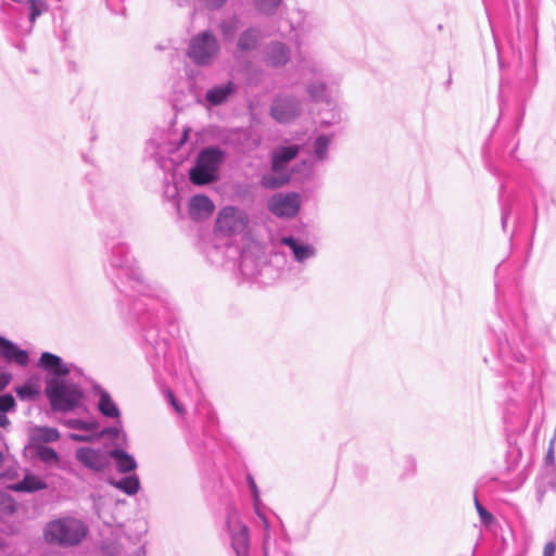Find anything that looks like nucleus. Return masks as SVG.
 I'll list each match as a JSON object with an SVG mask.
<instances>
[{
  "label": "nucleus",
  "mask_w": 556,
  "mask_h": 556,
  "mask_svg": "<svg viewBox=\"0 0 556 556\" xmlns=\"http://www.w3.org/2000/svg\"><path fill=\"white\" fill-rule=\"evenodd\" d=\"M214 203L204 194H195L189 201V215L199 220L208 217L214 211Z\"/></svg>",
  "instance_id": "nucleus-22"
},
{
  "label": "nucleus",
  "mask_w": 556,
  "mask_h": 556,
  "mask_svg": "<svg viewBox=\"0 0 556 556\" xmlns=\"http://www.w3.org/2000/svg\"><path fill=\"white\" fill-rule=\"evenodd\" d=\"M500 318L503 325L494 329L497 336L496 357L511 390L504 418L514 425V418L519 417L523 430L541 394L534 380V368L528 359L527 316L518 306H508L500 313Z\"/></svg>",
  "instance_id": "nucleus-2"
},
{
  "label": "nucleus",
  "mask_w": 556,
  "mask_h": 556,
  "mask_svg": "<svg viewBox=\"0 0 556 556\" xmlns=\"http://www.w3.org/2000/svg\"><path fill=\"white\" fill-rule=\"evenodd\" d=\"M299 153V146L279 147L271 154L273 174H265L262 177V185L265 188L275 189L286 185L290 176L286 173V166Z\"/></svg>",
  "instance_id": "nucleus-8"
},
{
  "label": "nucleus",
  "mask_w": 556,
  "mask_h": 556,
  "mask_svg": "<svg viewBox=\"0 0 556 556\" xmlns=\"http://www.w3.org/2000/svg\"><path fill=\"white\" fill-rule=\"evenodd\" d=\"M224 532L236 556H250L249 528L232 507L227 508Z\"/></svg>",
  "instance_id": "nucleus-9"
},
{
  "label": "nucleus",
  "mask_w": 556,
  "mask_h": 556,
  "mask_svg": "<svg viewBox=\"0 0 556 556\" xmlns=\"http://www.w3.org/2000/svg\"><path fill=\"white\" fill-rule=\"evenodd\" d=\"M45 393L54 412L74 410L84 399L81 387L67 378L48 377Z\"/></svg>",
  "instance_id": "nucleus-3"
},
{
  "label": "nucleus",
  "mask_w": 556,
  "mask_h": 556,
  "mask_svg": "<svg viewBox=\"0 0 556 556\" xmlns=\"http://www.w3.org/2000/svg\"><path fill=\"white\" fill-rule=\"evenodd\" d=\"M38 366L51 375V377H58L60 379H66L74 367L73 364L64 363L60 356L50 352L41 353Z\"/></svg>",
  "instance_id": "nucleus-17"
},
{
  "label": "nucleus",
  "mask_w": 556,
  "mask_h": 556,
  "mask_svg": "<svg viewBox=\"0 0 556 556\" xmlns=\"http://www.w3.org/2000/svg\"><path fill=\"white\" fill-rule=\"evenodd\" d=\"M536 228V220L534 222V225H533V231L535 230Z\"/></svg>",
  "instance_id": "nucleus-51"
},
{
  "label": "nucleus",
  "mask_w": 556,
  "mask_h": 556,
  "mask_svg": "<svg viewBox=\"0 0 556 556\" xmlns=\"http://www.w3.org/2000/svg\"><path fill=\"white\" fill-rule=\"evenodd\" d=\"M76 460L89 470L94 472L104 471L109 465V452L89 446H81L75 451Z\"/></svg>",
  "instance_id": "nucleus-14"
},
{
  "label": "nucleus",
  "mask_w": 556,
  "mask_h": 556,
  "mask_svg": "<svg viewBox=\"0 0 556 556\" xmlns=\"http://www.w3.org/2000/svg\"><path fill=\"white\" fill-rule=\"evenodd\" d=\"M332 135H319L315 138L313 142L314 156L317 161L327 160L328 149L332 141Z\"/></svg>",
  "instance_id": "nucleus-31"
},
{
  "label": "nucleus",
  "mask_w": 556,
  "mask_h": 556,
  "mask_svg": "<svg viewBox=\"0 0 556 556\" xmlns=\"http://www.w3.org/2000/svg\"><path fill=\"white\" fill-rule=\"evenodd\" d=\"M60 439L58 429L51 427H37L30 434L33 446L43 443L55 442Z\"/></svg>",
  "instance_id": "nucleus-27"
},
{
  "label": "nucleus",
  "mask_w": 556,
  "mask_h": 556,
  "mask_svg": "<svg viewBox=\"0 0 556 556\" xmlns=\"http://www.w3.org/2000/svg\"><path fill=\"white\" fill-rule=\"evenodd\" d=\"M236 52L245 55L258 49L262 40L261 30L255 26H249L237 35Z\"/></svg>",
  "instance_id": "nucleus-18"
},
{
  "label": "nucleus",
  "mask_w": 556,
  "mask_h": 556,
  "mask_svg": "<svg viewBox=\"0 0 556 556\" xmlns=\"http://www.w3.org/2000/svg\"><path fill=\"white\" fill-rule=\"evenodd\" d=\"M475 506L483 523L489 525L493 521V515L483 507V505L479 502L477 496L475 497Z\"/></svg>",
  "instance_id": "nucleus-40"
},
{
  "label": "nucleus",
  "mask_w": 556,
  "mask_h": 556,
  "mask_svg": "<svg viewBox=\"0 0 556 556\" xmlns=\"http://www.w3.org/2000/svg\"><path fill=\"white\" fill-rule=\"evenodd\" d=\"M222 47L212 30H203L189 40L187 55L198 66H210L220 54Z\"/></svg>",
  "instance_id": "nucleus-7"
},
{
  "label": "nucleus",
  "mask_w": 556,
  "mask_h": 556,
  "mask_svg": "<svg viewBox=\"0 0 556 556\" xmlns=\"http://www.w3.org/2000/svg\"><path fill=\"white\" fill-rule=\"evenodd\" d=\"M203 7L208 10H218L220 9L227 0H199Z\"/></svg>",
  "instance_id": "nucleus-42"
},
{
  "label": "nucleus",
  "mask_w": 556,
  "mask_h": 556,
  "mask_svg": "<svg viewBox=\"0 0 556 556\" xmlns=\"http://www.w3.org/2000/svg\"><path fill=\"white\" fill-rule=\"evenodd\" d=\"M64 426L70 429H77L84 431H96L99 429V422L94 418L87 420L79 418H68L63 421Z\"/></svg>",
  "instance_id": "nucleus-34"
},
{
  "label": "nucleus",
  "mask_w": 556,
  "mask_h": 556,
  "mask_svg": "<svg viewBox=\"0 0 556 556\" xmlns=\"http://www.w3.org/2000/svg\"><path fill=\"white\" fill-rule=\"evenodd\" d=\"M300 197L296 193H278L268 201V210L278 217H294L300 210Z\"/></svg>",
  "instance_id": "nucleus-15"
},
{
  "label": "nucleus",
  "mask_w": 556,
  "mask_h": 556,
  "mask_svg": "<svg viewBox=\"0 0 556 556\" xmlns=\"http://www.w3.org/2000/svg\"><path fill=\"white\" fill-rule=\"evenodd\" d=\"M110 483L129 496L137 494L140 490V481L137 475H129L121 480H112Z\"/></svg>",
  "instance_id": "nucleus-29"
},
{
  "label": "nucleus",
  "mask_w": 556,
  "mask_h": 556,
  "mask_svg": "<svg viewBox=\"0 0 556 556\" xmlns=\"http://www.w3.org/2000/svg\"><path fill=\"white\" fill-rule=\"evenodd\" d=\"M33 447L35 450L37 458L40 459L46 465L59 463L60 457L54 448L47 446L45 444H38Z\"/></svg>",
  "instance_id": "nucleus-33"
},
{
  "label": "nucleus",
  "mask_w": 556,
  "mask_h": 556,
  "mask_svg": "<svg viewBox=\"0 0 556 556\" xmlns=\"http://www.w3.org/2000/svg\"><path fill=\"white\" fill-rule=\"evenodd\" d=\"M248 483H249V488H250V491H251V494L253 497L254 513L256 514L257 518L262 522V521H264V519H267V517L264 511V506H263L261 497H260L258 488H257L255 480L253 479L252 476H248Z\"/></svg>",
  "instance_id": "nucleus-32"
},
{
  "label": "nucleus",
  "mask_w": 556,
  "mask_h": 556,
  "mask_svg": "<svg viewBox=\"0 0 556 556\" xmlns=\"http://www.w3.org/2000/svg\"><path fill=\"white\" fill-rule=\"evenodd\" d=\"M556 553V542L549 541L544 545L543 556H555Z\"/></svg>",
  "instance_id": "nucleus-45"
},
{
  "label": "nucleus",
  "mask_w": 556,
  "mask_h": 556,
  "mask_svg": "<svg viewBox=\"0 0 556 556\" xmlns=\"http://www.w3.org/2000/svg\"><path fill=\"white\" fill-rule=\"evenodd\" d=\"M551 440H554V442L556 441V426H555V429H554V435Z\"/></svg>",
  "instance_id": "nucleus-50"
},
{
  "label": "nucleus",
  "mask_w": 556,
  "mask_h": 556,
  "mask_svg": "<svg viewBox=\"0 0 556 556\" xmlns=\"http://www.w3.org/2000/svg\"><path fill=\"white\" fill-rule=\"evenodd\" d=\"M556 490V469L543 468L540 477L536 480V495L541 501L543 496Z\"/></svg>",
  "instance_id": "nucleus-25"
},
{
  "label": "nucleus",
  "mask_w": 556,
  "mask_h": 556,
  "mask_svg": "<svg viewBox=\"0 0 556 556\" xmlns=\"http://www.w3.org/2000/svg\"><path fill=\"white\" fill-rule=\"evenodd\" d=\"M189 131H190V129H189V128H185V129H184V132H182V135H181V137H180V139H179V142H178V147H177V148H180L181 146H184V144L187 142L188 137H189Z\"/></svg>",
  "instance_id": "nucleus-46"
},
{
  "label": "nucleus",
  "mask_w": 556,
  "mask_h": 556,
  "mask_svg": "<svg viewBox=\"0 0 556 556\" xmlns=\"http://www.w3.org/2000/svg\"><path fill=\"white\" fill-rule=\"evenodd\" d=\"M249 226L247 212L237 206H225L217 214L215 231L225 237L243 233Z\"/></svg>",
  "instance_id": "nucleus-11"
},
{
  "label": "nucleus",
  "mask_w": 556,
  "mask_h": 556,
  "mask_svg": "<svg viewBox=\"0 0 556 556\" xmlns=\"http://www.w3.org/2000/svg\"><path fill=\"white\" fill-rule=\"evenodd\" d=\"M115 230H108L105 247L108 261L105 273L115 287L130 300V307L123 313L129 323H137L146 342L144 352L154 380L163 383L168 377H177L187 369L186 352L181 348L169 349L168 341L160 338L159 325L169 314L167 292L147 283L128 247L117 240Z\"/></svg>",
  "instance_id": "nucleus-1"
},
{
  "label": "nucleus",
  "mask_w": 556,
  "mask_h": 556,
  "mask_svg": "<svg viewBox=\"0 0 556 556\" xmlns=\"http://www.w3.org/2000/svg\"><path fill=\"white\" fill-rule=\"evenodd\" d=\"M45 539L60 546L78 545L87 535L86 525L76 518H60L49 522L45 528Z\"/></svg>",
  "instance_id": "nucleus-5"
},
{
  "label": "nucleus",
  "mask_w": 556,
  "mask_h": 556,
  "mask_svg": "<svg viewBox=\"0 0 556 556\" xmlns=\"http://www.w3.org/2000/svg\"><path fill=\"white\" fill-rule=\"evenodd\" d=\"M113 458L118 472L129 473L137 469L138 464L132 455L119 447H115L109 452V459Z\"/></svg>",
  "instance_id": "nucleus-23"
},
{
  "label": "nucleus",
  "mask_w": 556,
  "mask_h": 556,
  "mask_svg": "<svg viewBox=\"0 0 556 556\" xmlns=\"http://www.w3.org/2000/svg\"><path fill=\"white\" fill-rule=\"evenodd\" d=\"M333 123H334V121L321 119V124L330 125Z\"/></svg>",
  "instance_id": "nucleus-49"
},
{
  "label": "nucleus",
  "mask_w": 556,
  "mask_h": 556,
  "mask_svg": "<svg viewBox=\"0 0 556 556\" xmlns=\"http://www.w3.org/2000/svg\"><path fill=\"white\" fill-rule=\"evenodd\" d=\"M226 153L218 147H207L200 151L195 164L189 172L193 185L204 186L218 179V169L225 161Z\"/></svg>",
  "instance_id": "nucleus-6"
},
{
  "label": "nucleus",
  "mask_w": 556,
  "mask_h": 556,
  "mask_svg": "<svg viewBox=\"0 0 556 556\" xmlns=\"http://www.w3.org/2000/svg\"><path fill=\"white\" fill-rule=\"evenodd\" d=\"M15 407V400L11 394L0 395V413H7Z\"/></svg>",
  "instance_id": "nucleus-41"
},
{
  "label": "nucleus",
  "mask_w": 556,
  "mask_h": 556,
  "mask_svg": "<svg viewBox=\"0 0 556 556\" xmlns=\"http://www.w3.org/2000/svg\"><path fill=\"white\" fill-rule=\"evenodd\" d=\"M282 2L283 0H252L256 13L267 17L275 15Z\"/></svg>",
  "instance_id": "nucleus-30"
},
{
  "label": "nucleus",
  "mask_w": 556,
  "mask_h": 556,
  "mask_svg": "<svg viewBox=\"0 0 556 556\" xmlns=\"http://www.w3.org/2000/svg\"><path fill=\"white\" fill-rule=\"evenodd\" d=\"M12 379L11 374L0 370V391L4 390Z\"/></svg>",
  "instance_id": "nucleus-44"
},
{
  "label": "nucleus",
  "mask_w": 556,
  "mask_h": 556,
  "mask_svg": "<svg viewBox=\"0 0 556 556\" xmlns=\"http://www.w3.org/2000/svg\"><path fill=\"white\" fill-rule=\"evenodd\" d=\"M16 394L21 400H33L39 395V390L34 383L26 382L16 388Z\"/></svg>",
  "instance_id": "nucleus-37"
},
{
  "label": "nucleus",
  "mask_w": 556,
  "mask_h": 556,
  "mask_svg": "<svg viewBox=\"0 0 556 556\" xmlns=\"http://www.w3.org/2000/svg\"><path fill=\"white\" fill-rule=\"evenodd\" d=\"M93 392L99 396L97 404L99 413L105 418L114 419L117 424H122L121 410L117 404L113 401L111 394L100 386H96L93 388Z\"/></svg>",
  "instance_id": "nucleus-20"
},
{
  "label": "nucleus",
  "mask_w": 556,
  "mask_h": 556,
  "mask_svg": "<svg viewBox=\"0 0 556 556\" xmlns=\"http://www.w3.org/2000/svg\"><path fill=\"white\" fill-rule=\"evenodd\" d=\"M9 424V418L3 413H0V427H5Z\"/></svg>",
  "instance_id": "nucleus-48"
},
{
  "label": "nucleus",
  "mask_w": 556,
  "mask_h": 556,
  "mask_svg": "<svg viewBox=\"0 0 556 556\" xmlns=\"http://www.w3.org/2000/svg\"><path fill=\"white\" fill-rule=\"evenodd\" d=\"M242 26V20L237 13H229L222 16L217 29L225 43L233 42Z\"/></svg>",
  "instance_id": "nucleus-21"
},
{
  "label": "nucleus",
  "mask_w": 556,
  "mask_h": 556,
  "mask_svg": "<svg viewBox=\"0 0 556 556\" xmlns=\"http://www.w3.org/2000/svg\"><path fill=\"white\" fill-rule=\"evenodd\" d=\"M113 0H108V4L110 5Z\"/></svg>",
  "instance_id": "nucleus-52"
},
{
  "label": "nucleus",
  "mask_w": 556,
  "mask_h": 556,
  "mask_svg": "<svg viewBox=\"0 0 556 556\" xmlns=\"http://www.w3.org/2000/svg\"><path fill=\"white\" fill-rule=\"evenodd\" d=\"M235 92V85L228 81L225 85L215 86L206 91L205 100L210 105L217 106L227 101L229 96Z\"/></svg>",
  "instance_id": "nucleus-24"
},
{
  "label": "nucleus",
  "mask_w": 556,
  "mask_h": 556,
  "mask_svg": "<svg viewBox=\"0 0 556 556\" xmlns=\"http://www.w3.org/2000/svg\"><path fill=\"white\" fill-rule=\"evenodd\" d=\"M48 10V5L43 0H27L24 4V12L28 15L29 27L25 34H29L36 20Z\"/></svg>",
  "instance_id": "nucleus-28"
},
{
  "label": "nucleus",
  "mask_w": 556,
  "mask_h": 556,
  "mask_svg": "<svg viewBox=\"0 0 556 556\" xmlns=\"http://www.w3.org/2000/svg\"><path fill=\"white\" fill-rule=\"evenodd\" d=\"M263 531V553L264 556H288L289 554V541L281 534L274 536L271 535V529L268 519H264L261 522Z\"/></svg>",
  "instance_id": "nucleus-16"
},
{
  "label": "nucleus",
  "mask_w": 556,
  "mask_h": 556,
  "mask_svg": "<svg viewBox=\"0 0 556 556\" xmlns=\"http://www.w3.org/2000/svg\"><path fill=\"white\" fill-rule=\"evenodd\" d=\"M509 212L510 210L509 208H506L504 207L503 211H502V226L503 228L506 227V224H507V219H508V215H509Z\"/></svg>",
  "instance_id": "nucleus-47"
},
{
  "label": "nucleus",
  "mask_w": 556,
  "mask_h": 556,
  "mask_svg": "<svg viewBox=\"0 0 556 556\" xmlns=\"http://www.w3.org/2000/svg\"><path fill=\"white\" fill-rule=\"evenodd\" d=\"M291 59L290 47L279 40H271L262 50V61L271 68L285 67Z\"/></svg>",
  "instance_id": "nucleus-13"
},
{
  "label": "nucleus",
  "mask_w": 556,
  "mask_h": 556,
  "mask_svg": "<svg viewBox=\"0 0 556 556\" xmlns=\"http://www.w3.org/2000/svg\"><path fill=\"white\" fill-rule=\"evenodd\" d=\"M0 358L22 367H25L29 362L27 351L20 349L15 343L2 336H0Z\"/></svg>",
  "instance_id": "nucleus-19"
},
{
  "label": "nucleus",
  "mask_w": 556,
  "mask_h": 556,
  "mask_svg": "<svg viewBox=\"0 0 556 556\" xmlns=\"http://www.w3.org/2000/svg\"><path fill=\"white\" fill-rule=\"evenodd\" d=\"M295 71L301 77L312 76L314 78V80L306 86V92L312 101L319 102L327 100V84L332 81V76L321 61L299 53L295 61Z\"/></svg>",
  "instance_id": "nucleus-4"
},
{
  "label": "nucleus",
  "mask_w": 556,
  "mask_h": 556,
  "mask_svg": "<svg viewBox=\"0 0 556 556\" xmlns=\"http://www.w3.org/2000/svg\"><path fill=\"white\" fill-rule=\"evenodd\" d=\"M97 432L98 440L108 437L117 440L121 444L126 442V433L123 431L121 424L118 426L105 427L100 431L97 430Z\"/></svg>",
  "instance_id": "nucleus-35"
},
{
  "label": "nucleus",
  "mask_w": 556,
  "mask_h": 556,
  "mask_svg": "<svg viewBox=\"0 0 556 556\" xmlns=\"http://www.w3.org/2000/svg\"><path fill=\"white\" fill-rule=\"evenodd\" d=\"M303 106V99L293 93L281 92L274 97L269 115L278 124H290L301 116Z\"/></svg>",
  "instance_id": "nucleus-10"
},
{
  "label": "nucleus",
  "mask_w": 556,
  "mask_h": 556,
  "mask_svg": "<svg viewBox=\"0 0 556 556\" xmlns=\"http://www.w3.org/2000/svg\"><path fill=\"white\" fill-rule=\"evenodd\" d=\"M545 469H556V460H555V445L554 440H549L548 448L544 457V466Z\"/></svg>",
  "instance_id": "nucleus-38"
},
{
  "label": "nucleus",
  "mask_w": 556,
  "mask_h": 556,
  "mask_svg": "<svg viewBox=\"0 0 556 556\" xmlns=\"http://www.w3.org/2000/svg\"><path fill=\"white\" fill-rule=\"evenodd\" d=\"M279 242L289 248L292 261L302 266L314 260L318 253L317 248L313 243L306 242L293 235L282 236Z\"/></svg>",
  "instance_id": "nucleus-12"
},
{
  "label": "nucleus",
  "mask_w": 556,
  "mask_h": 556,
  "mask_svg": "<svg viewBox=\"0 0 556 556\" xmlns=\"http://www.w3.org/2000/svg\"><path fill=\"white\" fill-rule=\"evenodd\" d=\"M315 27V24L307 20L306 17L303 18L301 23L298 24V26L293 27V30L295 33L294 35V43L298 48H300L303 45V37L305 34L311 31Z\"/></svg>",
  "instance_id": "nucleus-36"
},
{
  "label": "nucleus",
  "mask_w": 556,
  "mask_h": 556,
  "mask_svg": "<svg viewBox=\"0 0 556 556\" xmlns=\"http://www.w3.org/2000/svg\"><path fill=\"white\" fill-rule=\"evenodd\" d=\"M89 433H70L68 438L72 441L75 442H93L98 441V432L96 431H88Z\"/></svg>",
  "instance_id": "nucleus-39"
},
{
  "label": "nucleus",
  "mask_w": 556,
  "mask_h": 556,
  "mask_svg": "<svg viewBox=\"0 0 556 556\" xmlns=\"http://www.w3.org/2000/svg\"><path fill=\"white\" fill-rule=\"evenodd\" d=\"M166 395L169 400V403L172 404V406L174 407V409L179 413V414H184L185 413V409L184 407L177 402L174 393L172 392V390L167 389L166 390Z\"/></svg>",
  "instance_id": "nucleus-43"
},
{
  "label": "nucleus",
  "mask_w": 556,
  "mask_h": 556,
  "mask_svg": "<svg viewBox=\"0 0 556 556\" xmlns=\"http://www.w3.org/2000/svg\"><path fill=\"white\" fill-rule=\"evenodd\" d=\"M47 488L46 482L35 475H26L23 480L10 485L15 492H36Z\"/></svg>",
  "instance_id": "nucleus-26"
}]
</instances>
